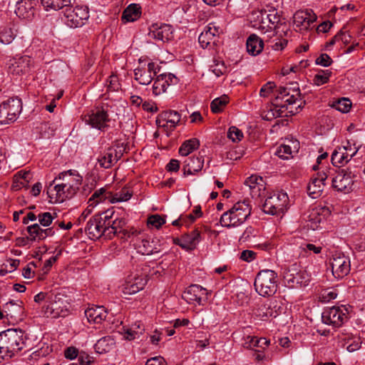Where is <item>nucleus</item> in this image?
I'll return each mask as SVG.
<instances>
[{
  "label": "nucleus",
  "instance_id": "obj_53",
  "mask_svg": "<svg viewBox=\"0 0 365 365\" xmlns=\"http://www.w3.org/2000/svg\"><path fill=\"white\" fill-rule=\"evenodd\" d=\"M346 344H348L346 348L347 351L349 352H353L359 350L361 348V340L360 337L354 336L347 339Z\"/></svg>",
  "mask_w": 365,
  "mask_h": 365
},
{
  "label": "nucleus",
  "instance_id": "obj_57",
  "mask_svg": "<svg viewBox=\"0 0 365 365\" xmlns=\"http://www.w3.org/2000/svg\"><path fill=\"white\" fill-rule=\"evenodd\" d=\"M38 222L42 226L48 227L49 226L53 220H54V217L51 215V213L48 212L40 213L38 215Z\"/></svg>",
  "mask_w": 365,
  "mask_h": 365
},
{
  "label": "nucleus",
  "instance_id": "obj_60",
  "mask_svg": "<svg viewBox=\"0 0 365 365\" xmlns=\"http://www.w3.org/2000/svg\"><path fill=\"white\" fill-rule=\"evenodd\" d=\"M256 230L254 227L249 226L243 232L242 235L240 237V240L242 242H247L250 240L252 237L256 236Z\"/></svg>",
  "mask_w": 365,
  "mask_h": 365
},
{
  "label": "nucleus",
  "instance_id": "obj_9",
  "mask_svg": "<svg viewBox=\"0 0 365 365\" xmlns=\"http://www.w3.org/2000/svg\"><path fill=\"white\" fill-rule=\"evenodd\" d=\"M22 110L20 98H11L0 104V124L14 122Z\"/></svg>",
  "mask_w": 365,
  "mask_h": 365
},
{
  "label": "nucleus",
  "instance_id": "obj_34",
  "mask_svg": "<svg viewBox=\"0 0 365 365\" xmlns=\"http://www.w3.org/2000/svg\"><path fill=\"white\" fill-rule=\"evenodd\" d=\"M115 344L114 339L110 336H106L98 340L94 348L97 353L105 354L113 349Z\"/></svg>",
  "mask_w": 365,
  "mask_h": 365
},
{
  "label": "nucleus",
  "instance_id": "obj_23",
  "mask_svg": "<svg viewBox=\"0 0 365 365\" xmlns=\"http://www.w3.org/2000/svg\"><path fill=\"white\" fill-rule=\"evenodd\" d=\"M294 24L300 31H307L311 24L316 21L317 16L311 9L297 11L294 14Z\"/></svg>",
  "mask_w": 365,
  "mask_h": 365
},
{
  "label": "nucleus",
  "instance_id": "obj_47",
  "mask_svg": "<svg viewBox=\"0 0 365 365\" xmlns=\"http://www.w3.org/2000/svg\"><path fill=\"white\" fill-rule=\"evenodd\" d=\"M107 197L106 196L105 188L102 187L98 190H96L94 193L92 195L91 197L89 199V206H93L94 204H96L100 201H103Z\"/></svg>",
  "mask_w": 365,
  "mask_h": 365
},
{
  "label": "nucleus",
  "instance_id": "obj_61",
  "mask_svg": "<svg viewBox=\"0 0 365 365\" xmlns=\"http://www.w3.org/2000/svg\"><path fill=\"white\" fill-rule=\"evenodd\" d=\"M332 63V60L327 53H322L317 59L316 64L322 66H329Z\"/></svg>",
  "mask_w": 365,
  "mask_h": 365
},
{
  "label": "nucleus",
  "instance_id": "obj_2",
  "mask_svg": "<svg viewBox=\"0 0 365 365\" xmlns=\"http://www.w3.org/2000/svg\"><path fill=\"white\" fill-rule=\"evenodd\" d=\"M293 87L280 86L276 91L273 108L274 117L282 116V113L287 110L290 115L298 113L304 105V101L301 98V93L297 83H291Z\"/></svg>",
  "mask_w": 365,
  "mask_h": 365
},
{
  "label": "nucleus",
  "instance_id": "obj_12",
  "mask_svg": "<svg viewBox=\"0 0 365 365\" xmlns=\"http://www.w3.org/2000/svg\"><path fill=\"white\" fill-rule=\"evenodd\" d=\"M288 200L286 192H274L265 199L262 205V210L272 215L282 213L286 209Z\"/></svg>",
  "mask_w": 365,
  "mask_h": 365
},
{
  "label": "nucleus",
  "instance_id": "obj_28",
  "mask_svg": "<svg viewBox=\"0 0 365 365\" xmlns=\"http://www.w3.org/2000/svg\"><path fill=\"white\" fill-rule=\"evenodd\" d=\"M183 164L184 177L195 175L202 170L204 165V157L202 155L190 157L184 161Z\"/></svg>",
  "mask_w": 365,
  "mask_h": 365
},
{
  "label": "nucleus",
  "instance_id": "obj_45",
  "mask_svg": "<svg viewBox=\"0 0 365 365\" xmlns=\"http://www.w3.org/2000/svg\"><path fill=\"white\" fill-rule=\"evenodd\" d=\"M27 232L29 234L31 241L43 240V235H42V228L37 223L27 227Z\"/></svg>",
  "mask_w": 365,
  "mask_h": 365
},
{
  "label": "nucleus",
  "instance_id": "obj_20",
  "mask_svg": "<svg viewBox=\"0 0 365 365\" xmlns=\"http://www.w3.org/2000/svg\"><path fill=\"white\" fill-rule=\"evenodd\" d=\"M208 292L198 284H191L183 292L182 297L189 304L197 303L199 305L202 304L207 300Z\"/></svg>",
  "mask_w": 365,
  "mask_h": 365
},
{
  "label": "nucleus",
  "instance_id": "obj_27",
  "mask_svg": "<svg viewBox=\"0 0 365 365\" xmlns=\"http://www.w3.org/2000/svg\"><path fill=\"white\" fill-rule=\"evenodd\" d=\"M147 283L145 276H129L125 284L123 285L122 292L125 295H130L143 289Z\"/></svg>",
  "mask_w": 365,
  "mask_h": 365
},
{
  "label": "nucleus",
  "instance_id": "obj_49",
  "mask_svg": "<svg viewBox=\"0 0 365 365\" xmlns=\"http://www.w3.org/2000/svg\"><path fill=\"white\" fill-rule=\"evenodd\" d=\"M210 70L217 77H220L226 72L227 68L224 62L215 60L214 64L210 66Z\"/></svg>",
  "mask_w": 365,
  "mask_h": 365
},
{
  "label": "nucleus",
  "instance_id": "obj_15",
  "mask_svg": "<svg viewBox=\"0 0 365 365\" xmlns=\"http://www.w3.org/2000/svg\"><path fill=\"white\" fill-rule=\"evenodd\" d=\"M148 35L150 39L168 43L174 38V30L168 24H153L150 26Z\"/></svg>",
  "mask_w": 365,
  "mask_h": 365
},
{
  "label": "nucleus",
  "instance_id": "obj_46",
  "mask_svg": "<svg viewBox=\"0 0 365 365\" xmlns=\"http://www.w3.org/2000/svg\"><path fill=\"white\" fill-rule=\"evenodd\" d=\"M331 71L329 70H321L314 77V83L317 86H321L328 82Z\"/></svg>",
  "mask_w": 365,
  "mask_h": 365
},
{
  "label": "nucleus",
  "instance_id": "obj_6",
  "mask_svg": "<svg viewBox=\"0 0 365 365\" xmlns=\"http://www.w3.org/2000/svg\"><path fill=\"white\" fill-rule=\"evenodd\" d=\"M335 171L331 177L332 187L340 192H349L353 190L354 179L356 178V168L349 166L338 170L331 168Z\"/></svg>",
  "mask_w": 365,
  "mask_h": 365
},
{
  "label": "nucleus",
  "instance_id": "obj_43",
  "mask_svg": "<svg viewBox=\"0 0 365 365\" xmlns=\"http://www.w3.org/2000/svg\"><path fill=\"white\" fill-rule=\"evenodd\" d=\"M228 102V97L226 95L215 98L210 103L212 112L214 113L222 112Z\"/></svg>",
  "mask_w": 365,
  "mask_h": 365
},
{
  "label": "nucleus",
  "instance_id": "obj_10",
  "mask_svg": "<svg viewBox=\"0 0 365 365\" xmlns=\"http://www.w3.org/2000/svg\"><path fill=\"white\" fill-rule=\"evenodd\" d=\"M65 24L71 28L83 26L89 18L87 6H77L74 8L68 6L64 11Z\"/></svg>",
  "mask_w": 365,
  "mask_h": 365
},
{
  "label": "nucleus",
  "instance_id": "obj_51",
  "mask_svg": "<svg viewBox=\"0 0 365 365\" xmlns=\"http://www.w3.org/2000/svg\"><path fill=\"white\" fill-rule=\"evenodd\" d=\"M347 158V155H345L344 151L341 150V148H339L338 150H335L331 154V163L334 165L336 163L343 164L345 163V160Z\"/></svg>",
  "mask_w": 365,
  "mask_h": 365
},
{
  "label": "nucleus",
  "instance_id": "obj_64",
  "mask_svg": "<svg viewBox=\"0 0 365 365\" xmlns=\"http://www.w3.org/2000/svg\"><path fill=\"white\" fill-rule=\"evenodd\" d=\"M145 365H167V362L163 356H158L148 359Z\"/></svg>",
  "mask_w": 365,
  "mask_h": 365
},
{
  "label": "nucleus",
  "instance_id": "obj_42",
  "mask_svg": "<svg viewBox=\"0 0 365 365\" xmlns=\"http://www.w3.org/2000/svg\"><path fill=\"white\" fill-rule=\"evenodd\" d=\"M143 330L140 324H135L130 328L124 329V337L129 341L134 340L143 334Z\"/></svg>",
  "mask_w": 365,
  "mask_h": 365
},
{
  "label": "nucleus",
  "instance_id": "obj_55",
  "mask_svg": "<svg viewBox=\"0 0 365 365\" xmlns=\"http://www.w3.org/2000/svg\"><path fill=\"white\" fill-rule=\"evenodd\" d=\"M227 137L233 142L241 140L243 137L242 132L235 126H231L227 132Z\"/></svg>",
  "mask_w": 365,
  "mask_h": 365
},
{
  "label": "nucleus",
  "instance_id": "obj_16",
  "mask_svg": "<svg viewBox=\"0 0 365 365\" xmlns=\"http://www.w3.org/2000/svg\"><path fill=\"white\" fill-rule=\"evenodd\" d=\"M4 312L8 322L13 324L23 321L25 317V309L22 301H9L4 304Z\"/></svg>",
  "mask_w": 365,
  "mask_h": 365
},
{
  "label": "nucleus",
  "instance_id": "obj_18",
  "mask_svg": "<svg viewBox=\"0 0 365 365\" xmlns=\"http://www.w3.org/2000/svg\"><path fill=\"white\" fill-rule=\"evenodd\" d=\"M85 231L90 239H98L103 235H106L110 231L109 227H105V222L101 220V215H94L87 222Z\"/></svg>",
  "mask_w": 365,
  "mask_h": 365
},
{
  "label": "nucleus",
  "instance_id": "obj_1",
  "mask_svg": "<svg viewBox=\"0 0 365 365\" xmlns=\"http://www.w3.org/2000/svg\"><path fill=\"white\" fill-rule=\"evenodd\" d=\"M82 177L76 170L59 173L47 187V195L51 203H61L73 197L81 185Z\"/></svg>",
  "mask_w": 365,
  "mask_h": 365
},
{
  "label": "nucleus",
  "instance_id": "obj_48",
  "mask_svg": "<svg viewBox=\"0 0 365 365\" xmlns=\"http://www.w3.org/2000/svg\"><path fill=\"white\" fill-rule=\"evenodd\" d=\"M292 153V149L289 145L282 144L280 145L275 154L282 159H288Z\"/></svg>",
  "mask_w": 365,
  "mask_h": 365
},
{
  "label": "nucleus",
  "instance_id": "obj_4",
  "mask_svg": "<svg viewBox=\"0 0 365 365\" xmlns=\"http://www.w3.org/2000/svg\"><path fill=\"white\" fill-rule=\"evenodd\" d=\"M252 212L249 200L236 202L232 208L224 212L220 217V224L226 227H235L242 225Z\"/></svg>",
  "mask_w": 365,
  "mask_h": 365
},
{
  "label": "nucleus",
  "instance_id": "obj_38",
  "mask_svg": "<svg viewBox=\"0 0 365 365\" xmlns=\"http://www.w3.org/2000/svg\"><path fill=\"white\" fill-rule=\"evenodd\" d=\"M41 1L46 10L51 9L57 11L63 8L66 9L71 4V0H41Z\"/></svg>",
  "mask_w": 365,
  "mask_h": 365
},
{
  "label": "nucleus",
  "instance_id": "obj_3",
  "mask_svg": "<svg viewBox=\"0 0 365 365\" xmlns=\"http://www.w3.org/2000/svg\"><path fill=\"white\" fill-rule=\"evenodd\" d=\"M25 346L24 333L21 329H9L0 333V363L9 359Z\"/></svg>",
  "mask_w": 365,
  "mask_h": 365
},
{
  "label": "nucleus",
  "instance_id": "obj_39",
  "mask_svg": "<svg viewBox=\"0 0 365 365\" xmlns=\"http://www.w3.org/2000/svg\"><path fill=\"white\" fill-rule=\"evenodd\" d=\"M200 146V141L197 138L185 140L179 148V153L182 156H187Z\"/></svg>",
  "mask_w": 365,
  "mask_h": 365
},
{
  "label": "nucleus",
  "instance_id": "obj_33",
  "mask_svg": "<svg viewBox=\"0 0 365 365\" xmlns=\"http://www.w3.org/2000/svg\"><path fill=\"white\" fill-rule=\"evenodd\" d=\"M141 15V7L136 4H130L123 12L121 20L124 23L133 22Z\"/></svg>",
  "mask_w": 365,
  "mask_h": 365
},
{
  "label": "nucleus",
  "instance_id": "obj_37",
  "mask_svg": "<svg viewBox=\"0 0 365 365\" xmlns=\"http://www.w3.org/2000/svg\"><path fill=\"white\" fill-rule=\"evenodd\" d=\"M331 214L330 210L327 207H316L309 215V220L314 223H321Z\"/></svg>",
  "mask_w": 365,
  "mask_h": 365
},
{
  "label": "nucleus",
  "instance_id": "obj_56",
  "mask_svg": "<svg viewBox=\"0 0 365 365\" xmlns=\"http://www.w3.org/2000/svg\"><path fill=\"white\" fill-rule=\"evenodd\" d=\"M160 77H163V83L165 86V89L171 85H175L178 83V78L173 73H162L159 75Z\"/></svg>",
  "mask_w": 365,
  "mask_h": 365
},
{
  "label": "nucleus",
  "instance_id": "obj_8",
  "mask_svg": "<svg viewBox=\"0 0 365 365\" xmlns=\"http://www.w3.org/2000/svg\"><path fill=\"white\" fill-rule=\"evenodd\" d=\"M283 277L289 287L307 286L310 281V276L301 268L299 263L294 262L285 265L283 268Z\"/></svg>",
  "mask_w": 365,
  "mask_h": 365
},
{
  "label": "nucleus",
  "instance_id": "obj_44",
  "mask_svg": "<svg viewBox=\"0 0 365 365\" xmlns=\"http://www.w3.org/2000/svg\"><path fill=\"white\" fill-rule=\"evenodd\" d=\"M256 316L262 320H265L269 317H276L277 314H274V311L268 304L260 305L255 312Z\"/></svg>",
  "mask_w": 365,
  "mask_h": 365
},
{
  "label": "nucleus",
  "instance_id": "obj_21",
  "mask_svg": "<svg viewBox=\"0 0 365 365\" xmlns=\"http://www.w3.org/2000/svg\"><path fill=\"white\" fill-rule=\"evenodd\" d=\"M159 71L160 68L155 63L150 62L148 63L147 68H137L134 70L135 79L140 84L148 85Z\"/></svg>",
  "mask_w": 365,
  "mask_h": 365
},
{
  "label": "nucleus",
  "instance_id": "obj_63",
  "mask_svg": "<svg viewBox=\"0 0 365 365\" xmlns=\"http://www.w3.org/2000/svg\"><path fill=\"white\" fill-rule=\"evenodd\" d=\"M256 257V253L254 251L246 250L241 252L240 259L245 262H252Z\"/></svg>",
  "mask_w": 365,
  "mask_h": 365
},
{
  "label": "nucleus",
  "instance_id": "obj_19",
  "mask_svg": "<svg viewBox=\"0 0 365 365\" xmlns=\"http://www.w3.org/2000/svg\"><path fill=\"white\" fill-rule=\"evenodd\" d=\"M9 72L13 75H21L28 73L32 66V59L29 56H15L8 63Z\"/></svg>",
  "mask_w": 365,
  "mask_h": 365
},
{
  "label": "nucleus",
  "instance_id": "obj_59",
  "mask_svg": "<svg viewBox=\"0 0 365 365\" xmlns=\"http://www.w3.org/2000/svg\"><path fill=\"white\" fill-rule=\"evenodd\" d=\"M276 87V85L272 81H269L266 83L260 89L259 95L261 97L266 98L271 93L273 92L274 88Z\"/></svg>",
  "mask_w": 365,
  "mask_h": 365
},
{
  "label": "nucleus",
  "instance_id": "obj_32",
  "mask_svg": "<svg viewBox=\"0 0 365 365\" xmlns=\"http://www.w3.org/2000/svg\"><path fill=\"white\" fill-rule=\"evenodd\" d=\"M246 46L247 52L252 56H256L262 52L264 43L258 36L251 34L247 40Z\"/></svg>",
  "mask_w": 365,
  "mask_h": 365
},
{
  "label": "nucleus",
  "instance_id": "obj_41",
  "mask_svg": "<svg viewBox=\"0 0 365 365\" xmlns=\"http://www.w3.org/2000/svg\"><path fill=\"white\" fill-rule=\"evenodd\" d=\"M125 225L126 220L124 218H115L109 225L110 231H107L106 236L111 238L113 236L117 235L119 230L123 229Z\"/></svg>",
  "mask_w": 365,
  "mask_h": 365
},
{
  "label": "nucleus",
  "instance_id": "obj_50",
  "mask_svg": "<svg viewBox=\"0 0 365 365\" xmlns=\"http://www.w3.org/2000/svg\"><path fill=\"white\" fill-rule=\"evenodd\" d=\"M334 107L341 113H347L351 107V101L347 98H341L334 104Z\"/></svg>",
  "mask_w": 365,
  "mask_h": 365
},
{
  "label": "nucleus",
  "instance_id": "obj_13",
  "mask_svg": "<svg viewBox=\"0 0 365 365\" xmlns=\"http://www.w3.org/2000/svg\"><path fill=\"white\" fill-rule=\"evenodd\" d=\"M335 170L331 168H327L324 170L319 172L316 177H314L307 186V193L313 199L319 197L325 186L324 181L333 175Z\"/></svg>",
  "mask_w": 365,
  "mask_h": 365
},
{
  "label": "nucleus",
  "instance_id": "obj_52",
  "mask_svg": "<svg viewBox=\"0 0 365 365\" xmlns=\"http://www.w3.org/2000/svg\"><path fill=\"white\" fill-rule=\"evenodd\" d=\"M163 83V77L158 75L153 86V93L155 96H158L166 91L165 86Z\"/></svg>",
  "mask_w": 365,
  "mask_h": 365
},
{
  "label": "nucleus",
  "instance_id": "obj_36",
  "mask_svg": "<svg viewBox=\"0 0 365 365\" xmlns=\"http://www.w3.org/2000/svg\"><path fill=\"white\" fill-rule=\"evenodd\" d=\"M112 153H114V148L110 147L99 155L98 163L101 168H109L115 163V158Z\"/></svg>",
  "mask_w": 365,
  "mask_h": 365
},
{
  "label": "nucleus",
  "instance_id": "obj_54",
  "mask_svg": "<svg viewBox=\"0 0 365 365\" xmlns=\"http://www.w3.org/2000/svg\"><path fill=\"white\" fill-rule=\"evenodd\" d=\"M165 219L160 215H153L148 218V224L159 229L165 223Z\"/></svg>",
  "mask_w": 365,
  "mask_h": 365
},
{
  "label": "nucleus",
  "instance_id": "obj_14",
  "mask_svg": "<svg viewBox=\"0 0 365 365\" xmlns=\"http://www.w3.org/2000/svg\"><path fill=\"white\" fill-rule=\"evenodd\" d=\"M346 309L339 307L327 308L322 314V322L333 327H341L347 319Z\"/></svg>",
  "mask_w": 365,
  "mask_h": 365
},
{
  "label": "nucleus",
  "instance_id": "obj_26",
  "mask_svg": "<svg viewBox=\"0 0 365 365\" xmlns=\"http://www.w3.org/2000/svg\"><path fill=\"white\" fill-rule=\"evenodd\" d=\"M36 0H20L16 4L15 14L21 19L31 20L36 13Z\"/></svg>",
  "mask_w": 365,
  "mask_h": 365
},
{
  "label": "nucleus",
  "instance_id": "obj_17",
  "mask_svg": "<svg viewBox=\"0 0 365 365\" xmlns=\"http://www.w3.org/2000/svg\"><path fill=\"white\" fill-rule=\"evenodd\" d=\"M333 275L338 279L343 278L350 271V260L344 255L336 254L330 259Z\"/></svg>",
  "mask_w": 365,
  "mask_h": 365
},
{
  "label": "nucleus",
  "instance_id": "obj_58",
  "mask_svg": "<svg viewBox=\"0 0 365 365\" xmlns=\"http://www.w3.org/2000/svg\"><path fill=\"white\" fill-rule=\"evenodd\" d=\"M347 144L348 145L346 146L341 148V150L344 151L345 155H347V158L345 160V163L349 162L359 150V148H351V145H349V142H348Z\"/></svg>",
  "mask_w": 365,
  "mask_h": 365
},
{
  "label": "nucleus",
  "instance_id": "obj_31",
  "mask_svg": "<svg viewBox=\"0 0 365 365\" xmlns=\"http://www.w3.org/2000/svg\"><path fill=\"white\" fill-rule=\"evenodd\" d=\"M219 33V27L210 23L199 36V43L202 47H207Z\"/></svg>",
  "mask_w": 365,
  "mask_h": 365
},
{
  "label": "nucleus",
  "instance_id": "obj_30",
  "mask_svg": "<svg viewBox=\"0 0 365 365\" xmlns=\"http://www.w3.org/2000/svg\"><path fill=\"white\" fill-rule=\"evenodd\" d=\"M85 315L89 322L101 324L106 320L108 312L103 306L89 307L85 311Z\"/></svg>",
  "mask_w": 365,
  "mask_h": 365
},
{
  "label": "nucleus",
  "instance_id": "obj_22",
  "mask_svg": "<svg viewBox=\"0 0 365 365\" xmlns=\"http://www.w3.org/2000/svg\"><path fill=\"white\" fill-rule=\"evenodd\" d=\"M181 119L180 114L175 110H166L162 112L156 119V123L159 127L166 130L172 131L179 123Z\"/></svg>",
  "mask_w": 365,
  "mask_h": 365
},
{
  "label": "nucleus",
  "instance_id": "obj_24",
  "mask_svg": "<svg viewBox=\"0 0 365 365\" xmlns=\"http://www.w3.org/2000/svg\"><path fill=\"white\" fill-rule=\"evenodd\" d=\"M135 248L138 253L150 255L161 252L160 242L158 238L138 240L135 243Z\"/></svg>",
  "mask_w": 365,
  "mask_h": 365
},
{
  "label": "nucleus",
  "instance_id": "obj_40",
  "mask_svg": "<svg viewBox=\"0 0 365 365\" xmlns=\"http://www.w3.org/2000/svg\"><path fill=\"white\" fill-rule=\"evenodd\" d=\"M269 344V341L266 338H257L256 336H248L244 343V347L247 349H253L255 347H262L264 349Z\"/></svg>",
  "mask_w": 365,
  "mask_h": 365
},
{
  "label": "nucleus",
  "instance_id": "obj_11",
  "mask_svg": "<svg viewBox=\"0 0 365 365\" xmlns=\"http://www.w3.org/2000/svg\"><path fill=\"white\" fill-rule=\"evenodd\" d=\"M44 314L47 317L58 318L66 315V301L61 294H50L47 304L43 307Z\"/></svg>",
  "mask_w": 365,
  "mask_h": 365
},
{
  "label": "nucleus",
  "instance_id": "obj_5",
  "mask_svg": "<svg viewBox=\"0 0 365 365\" xmlns=\"http://www.w3.org/2000/svg\"><path fill=\"white\" fill-rule=\"evenodd\" d=\"M254 286L259 295L264 297L273 296L278 287L277 274L270 269L261 270L255 278Z\"/></svg>",
  "mask_w": 365,
  "mask_h": 365
},
{
  "label": "nucleus",
  "instance_id": "obj_7",
  "mask_svg": "<svg viewBox=\"0 0 365 365\" xmlns=\"http://www.w3.org/2000/svg\"><path fill=\"white\" fill-rule=\"evenodd\" d=\"M115 106L113 102L103 103L101 108H97L91 113L86 114L83 119L86 124L90 125L92 128L104 130L108 127L107 123L110 121V113L113 112L112 108Z\"/></svg>",
  "mask_w": 365,
  "mask_h": 365
},
{
  "label": "nucleus",
  "instance_id": "obj_62",
  "mask_svg": "<svg viewBox=\"0 0 365 365\" xmlns=\"http://www.w3.org/2000/svg\"><path fill=\"white\" fill-rule=\"evenodd\" d=\"M101 215V220H103V222H105V227H109V225L112 222L111 220L113 217L114 211L113 210H107Z\"/></svg>",
  "mask_w": 365,
  "mask_h": 365
},
{
  "label": "nucleus",
  "instance_id": "obj_29",
  "mask_svg": "<svg viewBox=\"0 0 365 365\" xmlns=\"http://www.w3.org/2000/svg\"><path fill=\"white\" fill-rule=\"evenodd\" d=\"M262 182V178L257 175H251L246 179L245 185L249 187L252 197H262L264 195V187Z\"/></svg>",
  "mask_w": 365,
  "mask_h": 365
},
{
  "label": "nucleus",
  "instance_id": "obj_25",
  "mask_svg": "<svg viewBox=\"0 0 365 365\" xmlns=\"http://www.w3.org/2000/svg\"><path fill=\"white\" fill-rule=\"evenodd\" d=\"M257 19L259 20V29H261L266 27L270 29H275L281 21V17L275 9L269 10V13L266 10H261L258 12Z\"/></svg>",
  "mask_w": 365,
  "mask_h": 365
},
{
  "label": "nucleus",
  "instance_id": "obj_35",
  "mask_svg": "<svg viewBox=\"0 0 365 365\" xmlns=\"http://www.w3.org/2000/svg\"><path fill=\"white\" fill-rule=\"evenodd\" d=\"M182 240L183 245H180V247L186 250H194L200 241V232L195 230L190 234L183 235Z\"/></svg>",
  "mask_w": 365,
  "mask_h": 365
}]
</instances>
